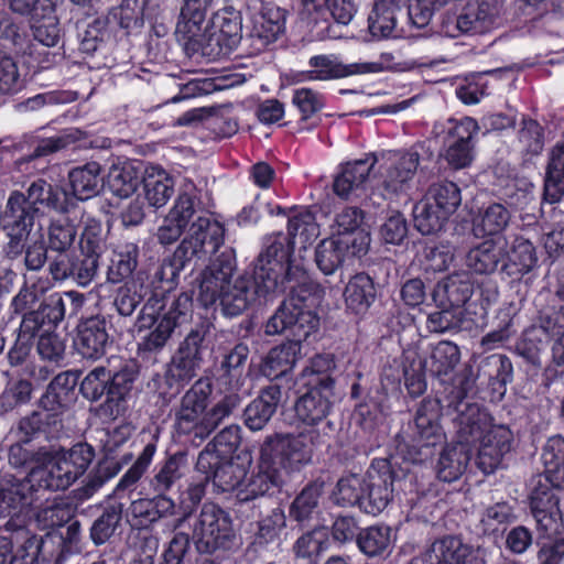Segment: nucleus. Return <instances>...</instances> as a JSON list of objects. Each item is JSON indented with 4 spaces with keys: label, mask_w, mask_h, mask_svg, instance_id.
Returning <instances> with one entry per match:
<instances>
[{
    "label": "nucleus",
    "mask_w": 564,
    "mask_h": 564,
    "mask_svg": "<svg viewBox=\"0 0 564 564\" xmlns=\"http://www.w3.org/2000/svg\"><path fill=\"white\" fill-rule=\"evenodd\" d=\"M77 230L67 218L52 220L47 230V247L53 252L70 251Z\"/></svg>",
    "instance_id": "52"
},
{
    "label": "nucleus",
    "mask_w": 564,
    "mask_h": 564,
    "mask_svg": "<svg viewBox=\"0 0 564 564\" xmlns=\"http://www.w3.org/2000/svg\"><path fill=\"white\" fill-rule=\"evenodd\" d=\"M281 390L278 386H270L254 399L245 410L246 423H268L276 411Z\"/></svg>",
    "instance_id": "46"
},
{
    "label": "nucleus",
    "mask_w": 564,
    "mask_h": 564,
    "mask_svg": "<svg viewBox=\"0 0 564 564\" xmlns=\"http://www.w3.org/2000/svg\"><path fill=\"white\" fill-rule=\"evenodd\" d=\"M499 13L496 0L469 1L456 18V28L473 34L486 33L498 25Z\"/></svg>",
    "instance_id": "25"
},
{
    "label": "nucleus",
    "mask_w": 564,
    "mask_h": 564,
    "mask_svg": "<svg viewBox=\"0 0 564 564\" xmlns=\"http://www.w3.org/2000/svg\"><path fill=\"white\" fill-rule=\"evenodd\" d=\"M72 517V510L64 502L52 501L39 509L35 513V522L42 530L61 527Z\"/></svg>",
    "instance_id": "57"
},
{
    "label": "nucleus",
    "mask_w": 564,
    "mask_h": 564,
    "mask_svg": "<svg viewBox=\"0 0 564 564\" xmlns=\"http://www.w3.org/2000/svg\"><path fill=\"white\" fill-rule=\"evenodd\" d=\"M377 160L373 156L348 162L334 180L333 188L341 198H349L362 187Z\"/></svg>",
    "instance_id": "30"
},
{
    "label": "nucleus",
    "mask_w": 564,
    "mask_h": 564,
    "mask_svg": "<svg viewBox=\"0 0 564 564\" xmlns=\"http://www.w3.org/2000/svg\"><path fill=\"white\" fill-rule=\"evenodd\" d=\"M536 264L538 256L533 243L523 237H517L509 247L506 245L500 270L510 278H519L532 271Z\"/></svg>",
    "instance_id": "27"
},
{
    "label": "nucleus",
    "mask_w": 564,
    "mask_h": 564,
    "mask_svg": "<svg viewBox=\"0 0 564 564\" xmlns=\"http://www.w3.org/2000/svg\"><path fill=\"white\" fill-rule=\"evenodd\" d=\"M318 326L319 319L306 304V300L292 294L267 321L264 333L274 336L289 329L294 337L293 340H305Z\"/></svg>",
    "instance_id": "7"
},
{
    "label": "nucleus",
    "mask_w": 564,
    "mask_h": 564,
    "mask_svg": "<svg viewBox=\"0 0 564 564\" xmlns=\"http://www.w3.org/2000/svg\"><path fill=\"white\" fill-rule=\"evenodd\" d=\"M470 457L468 438L446 446L441 453L436 466L438 478L447 482L458 479L465 473Z\"/></svg>",
    "instance_id": "31"
},
{
    "label": "nucleus",
    "mask_w": 564,
    "mask_h": 564,
    "mask_svg": "<svg viewBox=\"0 0 564 564\" xmlns=\"http://www.w3.org/2000/svg\"><path fill=\"white\" fill-rule=\"evenodd\" d=\"M564 194V143L555 145L550 153L544 182V198L556 203Z\"/></svg>",
    "instance_id": "42"
},
{
    "label": "nucleus",
    "mask_w": 564,
    "mask_h": 564,
    "mask_svg": "<svg viewBox=\"0 0 564 564\" xmlns=\"http://www.w3.org/2000/svg\"><path fill=\"white\" fill-rule=\"evenodd\" d=\"M510 221L509 210L501 204L495 203L482 208L473 220L476 236H491L502 232Z\"/></svg>",
    "instance_id": "43"
},
{
    "label": "nucleus",
    "mask_w": 564,
    "mask_h": 564,
    "mask_svg": "<svg viewBox=\"0 0 564 564\" xmlns=\"http://www.w3.org/2000/svg\"><path fill=\"white\" fill-rule=\"evenodd\" d=\"M32 484L26 477L21 480L13 476H3L0 478V517L11 513L12 510L31 506L34 501Z\"/></svg>",
    "instance_id": "28"
},
{
    "label": "nucleus",
    "mask_w": 564,
    "mask_h": 564,
    "mask_svg": "<svg viewBox=\"0 0 564 564\" xmlns=\"http://www.w3.org/2000/svg\"><path fill=\"white\" fill-rule=\"evenodd\" d=\"M364 253H354L345 240L332 236L324 239L316 248L315 261L319 270L328 275L334 273L343 263Z\"/></svg>",
    "instance_id": "34"
},
{
    "label": "nucleus",
    "mask_w": 564,
    "mask_h": 564,
    "mask_svg": "<svg viewBox=\"0 0 564 564\" xmlns=\"http://www.w3.org/2000/svg\"><path fill=\"white\" fill-rule=\"evenodd\" d=\"M460 354L457 345L451 341H441L432 350L424 367L434 377L449 373L459 362Z\"/></svg>",
    "instance_id": "44"
},
{
    "label": "nucleus",
    "mask_w": 564,
    "mask_h": 564,
    "mask_svg": "<svg viewBox=\"0 0 564 564\" xmlns=\"http://www.w3.org/2000/svg\"><path fill=\"white\" fill-rule=\"evenodd\" d=\"M454 261V248L451 245L426 247L424 250V270L427 272H442L449 268Z\"/></svg>",
    "instance_id": "62"
},
{
    "label": "nucleus",
    "mask_w": 564,
    "mask_h": 564,
    "mask_svg": "<svg viewBox=\"0 0 564 564\" xmlns=\"http://www.w3.org/2000/svg\"><path fill=\"white\" fill-rule=\"evenodd\" d=\"M322 494V486L313 484L302 490V492L293 501L290 513L297 521L307 519L317 506L318 498Z\"/></svg>",
    "instance_id": "61"
},
{
    "label": "nucleus",
    "mask_w": 564,
    "mask_h": 564,
    "mask_svg": "<svg viewBox=\"0 0 564 564\" xmlns=\"http://www.w3.org/2000/svg\"><path fill=\"white\" fill-rule=\"evenodd\" d=\"M445 130V161L456 170L467 167L474 160V139L479 131L477 121L470 117L448 119Z\"/></svg>",
    "instance_id": "12"
},
{
    "label": "nucleus",
    "mask_w": 564,
    "mask_h": 564,
    "mask_svg": "<svg viewBox=\"0 0 564 564\" xmlns=\"http://www.w3.org/2000/svg\"><path fill=\"white\" fill-rule=\"evenodd\" d=\"M301 341L290 340L272 348L261 364V373L273 380L292 370L296 361L302 357Z\"/></svg>",
    "instance_id": "29"
},
{
    "label": "nucleus",
    "mask_w": 564,
    "mask_h": 564,
    "mask_svg": "<svg viewBox=\"0 0 564 564\" xmlns=\"http://www.w3.org/2000/svg\"><path fill=\"white\" fill-rule=\"evenodd\" d=\"M410 440L401 436L398 452L412 463H422L432 455L431 446L441 444L443 435L440 425H408Z\"/></svg>",
    "instance_id": "21"
},
{
    "label": "nucleus",
    "mask_w": 564,
    "mask_h": 564,
    "mask_svg": "<svg viewBox=\"0 0 564 564\" xmlns=\"http://www.w3.org/2000/svg\"><path fill=\"white\" fill-rule=\"evenodd\" d=\"M318 382L319 387H307L308 391L295 403V413L302 423H318L329 412L334 381L332 378H323Z\"/></svg>",
    "instance_id": "24"
},
{
    "label": "nucleus",
    "mask_w": 564,
    "mask_h": 564,
    "mask_svg": "<svg viewBox=\"0 0 564 564\" xmlns=\"http://www.w3.org/2000/svg\"><path fill=\"white\" fill-rule=\"evenodd\" d=\"M107 344L108 333L104 318L95 316L79 324L75 346L84 358L98 359L105 354Z\"/></svg>",
    "instance_id": "26"
},
{
    "label": "nucleus",
    "mask_w": 564,
    "mask_h": 564,
    "mask_svg": "<svg viewBox=\"0 0 564 564\" xmlns=\"http://www.w3.org/2000/svg\"><path fill=\"white\" fill-rule=\"evenodd\" d=\"M67 406V402L46 390L32 413L34 423H56Z\"/></svg>",
    "instance_id": "56"
},
{
    "label": "nucleus",
    "mask_w": 564,
    "mask_h": 564,
    "mask_svg": "<svg viewBox=\"0 0 564 564\" xmlns=\"http://www.w3.org/2000/svg\"><path fill=\"white\" fill-rule=\"evenodd\" d=\"M364 492L365 479L357 475H349L339 479L333 499L340 506L358 505L361 508Z\"/></svg>",
    "instance_id": "54"
},
{
    "label": "nucleus",
    "mask_w": 564,
    "mask_h": 564,
    "mask_svg": "<svg viewBox=\"0 0 564 564\" xmlns=\"http://www.w3.org/2000/svg\"><path fill=\"white\" fill-rule=\"evenodd\" d=\"M425 142L415 143L406 152H388L379 162L380 188L386 198L406 194L411 188L420 165V150Z\"/></svg>",
    "instance_id": "6"
},
{
    "label": "nucleus",
    "mask_w": 564,
    "mask_h": 564,
    "mask_svg": "<svg viewBox=\"0 0 564 564\" xmlns=\"http://www.w3.org/2000/svg\"><path fill=\"white\" fill-rule=\"evenodd\" d=\"M191 308L192 299L186 293L150 297L141 310L137 327L151 332L139 343V349L148 352L161 350L173 330L187 319Z\"/></svg>",
    "instance_id": "4"
},
{
    "label": "nucleus",
    "mask_w": 564,
    "mask_h": 564,
    "mask_svg": "<svg viewBox=\"0 0 564 564\" xmlns=\"http://www.w3.org/2000/svg\"><path fill=\"white\" fill-rule=\"evenodd\" d=\"M139 248L134 243H126L115 252L111 264L108 268L107 280L110 283H119L130 276L138 264Z\"/></svg>",
    "instance_id": "49"
},
{
    "label": "nucleus",
    "mask_w": 564,
    "mask_h": 564,
    "mask_svg": "<svg viewBox=\"0 0 564 564\" xmlns=\"http://www.w3.org/2000/svg\"><path fill=\"white\" fill-rule=\"evenodd\" d=\"M131 381L127 373L112 375L105 367H96L83 379L80 392L86 399L96 401L107 391V400L101 409L116 420L122 410L121 403L130 390Z\"/></svg>",
    "instance_id": "9"
},
{
    "label": "nucleus",
    "mask_w": 564,
    "mask_h": 564,
    "mask_svg": "<svg viewBox=\"0 0 564 564\" xmlns=\"http://www.w3.org/2000/svg\"><path fill=\"white\" fill-rule=\"evenodd\" d=\"M209 393L210 386L207 382L196 381L182 398L177 420L187 423L199 421L205 413Z\"/></svg>",
    "instance_id": "41"
},
{
    "label": "nucleus",
    "mask_w": 564,
    "mask_h": 564,
    "mask_svg": "<svg viewBox=\"0 0 564 564\" xmlns=\"http://www.w3.org/2000/svg\"><path fill=\"white\" fill-rule=\"evenodd\" d=\"M550 337V328L545 326H532L528 328L517 343L516 350L525 360L533 365L540 362L541 352L544 350Z\"/></svg>",
    "instance_id": "48"
},
{
    "label": "nucleus",
    "mask_w": 564,
    "mask_h": 564,
    "mask_svg": "<svg viewBox=\"0 0 564 564\" xmlns=\"http://www.w3.org/2000/svg\"><path fill=\"white\" fill-rule=\"evenodd\" d=\"M282 235L269 238L264 251L258 258L253 280L237 276L231 251L216 256L197 279V301L205 307L219 301L226 315L242 313L257 296L283 292L291 280L290 246Z\"/></svg>",
    "instance_id": "1"
},
{
    "label": "nucleus",
    "mask_w": 564,
    "mask_h": 564,
    "mask_svg": "<svg viewBox=\"0 0 564 564\" xmlns=\"http://www.w3.org/2000/svg\"><path fill=\"white\" fill-rule=\"evenodd\" d=\"M395 11L383 8L378 10V4L375 3L373 10L368 18L369 32L373 39L381 40L393 36L397 24Z\"/></svg>",
    "instance_id": "59"
},
{
    "label": "nucleus",
    "mask_w": 564,
    "mask_h": 564,
    "mask_svg": "<svg viewBox=\"0 0 564 564\" xmlns=\"http://www.w3.org/2000/svg\"><path fill=\"white\" fill-rule=\"evenodd\" d=\"M485 550L463 543L459 538L444 536L434 541L415 564H486Z\"/></svg>",
    "instance_id": "15"
},
{
    "label": "nucleus",
    "mask_w": 564,
    "mask_h": 564,
    "mask_svg": "<svg viewBox=\"0 0 564 564\" xmlns=\"http://www.w3.org/2000/svg\"><path fill=\"white\" fill-rule=\"evenodd\" d=\"M424 197L432 200L448 217L462 203L460 191L453 182L433 184Z\"/></svg>",
    "instance_id": "51"
},
{
    "label": "nucleus",
    "mask_w": 564,
    "mask_h": 564,
    "mask_svg": "<svg viewBox=\"0 0 564 564\" xmlns=\"http://www.w3.org/2000/svg\"><path fill=\"white\" fill-rule=\"evenodd\" d=\"M192 527V538L200 553L226 549L235 538L230 516L213 503L202 507Z\"/></svg>",
    "instance_id": "8"
},
{
    "label": "nucleus",
    "mask_w": 564,
    "mask_h": 564,
    "mask_svg": "<svg viewBox=\"0 0 564 564\" xmlns=\"http://www.w3.org/2000/svg\"><path fill=\"white\" fill-rule=\"evenodd\" d=\"M376 290L371 278L366 273L354 275L344 291L347 308L356 314L365 313L373 303Z\"/></svg>",
    "instance_id": "38"
},
{
    "label": "nucleus",
    "mask_w": 564,
    "mask_h": 564,
    "mask_svg": "<svg viewBox=\"0 0 564 564\" xmlns=\"http://www.w3.org/2000/svg\"><path fill=\"white\" fill-rule=\"evenodd\" d=\"M311 459V438L304 434L297 436L278 435L269 438L261 448L257 469L245 478L239 487L238 499L249 501L267 494L283 482L284 475Z\"/></svg>",
    "instance_id": "2"
},
{
    "label": "nucleus",
    "mask_w": 564,
    "mask_h": 564,
    "mask_svg": "<svg viewBox=\"0 0 564 564\" xmlns=\"http://www.w3.org/2000/svg\"><path fill=\"white\" fill-rule=\"evenodd\" d=\"M249 355V349L243 344H238L227 354L220 365V373L216 382L223 392H238L243 384V364Z\"/></svg>",
    "instance_id": "32"
},
{
    "label": "nucleus",
    "mask_w": 564,
    "mask_h": 564,
    "mask_svg": "<svg viewBox=\"0 0 564 564\" xmlns=\"http://www.w3.org/2000/svg\"><path fill=\"white\" fill-rule=\"evenodd\" d=\"M506 243L487 240L471 248L466 256V265L478 274H491L502 264Z\"/></svg>",
    "instance_id": "35"
},
{
    "label": "nucleus",
    "mask_w": 564,
    "mask_h": 564,
    "mask_svg": "<svg viewBox=\"0 0 564 564\" xmlns=\"http://www.w3.org/2000/svg\"><path fill=\"white\" fill-rule=\"evenodd\" d=\"M285 527V516L281 509H274L259 523V531L254 538V544L259 547H267L271 544H279L280 533Z\"/></svg>",
    "instance_id": "55"
},
{
    "label": "nucleus",
    "mask_w": 564,
    "mask_h": 564,
    "mask_svg": "<svg viewBox=\"0 0 564 564\" xmlns=\"http://www.w3.org/2000/svg\"><path fill=\"white\" fill-rule=\"evenodd\" d=\"M335 368L334 357L329 354L317 355L311 359L303 370L301 380L305 387H319V380L330 378L329 372Z\"/></svg>",
    "instance_id": "60"
},
{
    "label": "nucleus",
    "mask_w": 564,
    "mask_h": 564,
    "mask_svg": "<svg viewBox=\"0 0 564 564\" xmlns=\"http://www.w3.org/2000/svg\"><path fill=\"white\" fill-rule=\"evenodd\" d=\"M518 141L522 152L531 155L540 154L544 147L542 127L535 120L523 119Z\"/></svg>",
    "instance_id": "58"
},
{
    "label": "nucleus",
    "mask_w": 564,
    "mask_h": 564,
    "mask_svg": "<svg viewBox=\"0 0 564 564\" xmlns=\"http://www.w3.org/2000/svg\"><path fill=\"white\" fill-rule=\"evenodd\" d=\"M224 240V228L210 216H198L189 226L188 236L180 245L177 252L186 261L202 259L218 251Z\"/></svg>",
    "instance_id": "14"
},
{
    "label": "nucleus",
    "mask_w": 564,
    "mask_h": 564,
    "mask_svg": "<svg viewBox=\"0 0 564 564\" xmlns=\"http://www.w3.org/2000/svg\"><path fill=\"white\" fill-rule=\"evenodd\" d=\"M101 167L89 162L74 167L68 173L72 196L77 200H87L97 196L102 187Z\"/></svg>",
    "instance_id": "33"
},
{
    "label": "nucleus",
    "mask_w": 564,
    "mask_h": 564,
    "mask_svg": "<svg viewBox=\"0 0 564 564\" xmlns=\"http://www.w3.org/2000/svg\"><path fill=\"white\" fill-rule=\"evenodd\" d=\"M36 212L37 208L28 205L23 193L14 191L10 194L6 210L1 212L2 228L9 238L4 251L10 258L22 253Z\"/></svg>",
    "instance_id": "10"
},
{
    "label": "nucleus",
    "mask_w": 564,
    "mask_h": 564,
    "mask_svg": "<svg viewBox=\"0 0 564 564\" xmlns=\"http://www.w3.org/2000/svg\"><path fill=\"white\" fill-rule=\"evenodd\" d=\"M465 434L480 440L476 463L484 474L494 473L511 448L512 433L508 425H464L460 437Z\"/></svg>",
    "instance_id": "11"
},
{
    "label": "nucleus",
    "mask_w": 564,
    "mask_h": 564,
    "mask_svg": "<svg viewBox=\"0 0 564 564\" xmlns=\"http://www.w3.org/2000/svg\"><path fill=\"white\" fill-rule=\"evenodd\" d=\"M176 35L186 50L216 58L230 53L242 37V17L234 8L217 11L210 20L202 18L194 26L176 25Z\"/></svg>",
    "instance_id": "3"
},
{
    "label": "nucleus",
    "mask_w": 564,
    "mask_h": 564,
    "mask_svg": "<svg viewBox=\"0 0 564 564\" xmlns=\"http://www.w3.org/2000/svg\"><path fill=\"white\" fill-rule=\"evenodd\" d=\"M185 457L183 455H174L170 457L153 480L154 489L164 491L182 477Z\"/></svg>",
    "instance_id": "63"
},
{
    "label": "nucleus",
    "mask_w": 564,
    "mask_h": 564,
    "mask_svg": "<svg viewBox=\"0 0 564 564\" xmlns=\"http://www.w3.org/2000/svg\"><path fill=\"white\" fill-rule=\"evenodd\" d=\"M471 296V285L459 275H453L438 282L433 291V300L438 307H454L462 310V306Z\"/></svg>",
    "instance_id": "37"
},
{
    "label": "nucleus",
    "mask_w": 564,
    "mask_h": 564,
    "mask_svg": "<svg viewBox=\"0 0 564 564\" xmlns=\"http://www.w3.org/2000/svg\"><path fill=\"white\" fill-rule=\"evenodd\" d=\"M57 454L58 462L66 465L72 473H76L77 478L85 474L95 457L93 446L86 443H78L68 451H61Z\"/></svg>",
    "instance_id": "53"
},
{
    "label": "nucleus",
    "mask_w": 564,
    "mask_h": 564,
    "mask_svg": "<svg viewBox=\"0 0 564 564\" xmlns=\"http://www.w3.org/2000/svg\"><path fill=\"white\" fill-rule=\"evenodd\" d=\"M250 20V37L259 42L257 50L276 41L285 30V12L272 2L262 3Z\"/></svg>",
    "instance_id": "23"
},
{
    "label": "nucleus",
    "mask_w": 564,
    "mask_h": 564,
    "mask_svg": "<svg viewBox=\"0 0 564 564\" xmlns=\"http://www.w3.org/2000/svg\"><path fill=\"white\" fill-rule=\"evenodd\" d=\"M364 213L358 207H345L336 213L332 225V236L343 239L354 253H366L370 237L362 229Z\"/></svg>",
    "instance_id": "20"
},
{
    "label": "nucleus",
    "mask_w": 564,
    "mask_h": 564,
    "mask_svg": "<svg viewBox=\"0 0 564 564\" xmlns=\"http://www.w3.org/2000/svg\"><path fill=\"white\" fill-rule=\"evenodd\" d=\"M203 340L204 334L200 330H192L173 356L165 379L169 386L175 388L176 391L196 377L203 361Z\"/></svg>",
    "instance_id": "13"
},
{
    "label": "nucleus",
    "mask_w": 564,
    "mask_h": 564,
    "mask_svg": "<svg viewBox=\"0 0 564 564\" xmlns=\"http://www.w3.org/2000/svg\"><path fill=\"white\" fill-rule=\"evenodd\" d=\"M36 459L41 465L32 466L29 479L33 489L65 490L78 478L76 473L67 469L66 465L58 462L57 452L51 454L46 451H39Z\"/></svg>",
    "instance_id": "17"
},
{
    "label": "nucleus",
    "mask_w": 564,
    "mask_h": 564,
    "mask_svg": "<svg viewBox=\"0 0 564 564\" xmlns=\"http://www.w3.org/2000/svg\"><path fill=\"white\" fill-rule=\"evenodd\" d=\"M139 183V171L129 162L112 164L106 180L108 189L118 198L130 197L137 191Z\"/></svg>",
    "instance_id": "39"
},
{
    "label": "nucleus",
    "mask_w": 564,
    "mask_h": 564,
    "mask_svg": "<svg viewBox=\"0 0 564 564\" xmlns=\"http://www.w3.org/2000/svg\"><path fill=\"white\" fill-rule=\"evenodd\" d=\"M394 542L395 536L388 525H372L357 535L358 547L368 556L389 554Z\"/></svg>",
    "instance_id": "40"
},
{
    "label": "nucleus",
    "mask_w": 564,
    "mask_h": 564,
    "mask_svg": "<svg viewBox=\"0 0 564 564\" xmlns=\"http://www.w3.org/2000/svg\"><path fill=\"white\" fill-rule=\"evenodd\" d=\"M311 69L306 78L311 80H330L351 75L376 74L383 69L380 62H359L343 64L333 55H317L310 58Z\"/></svg>",
    "instance_id": "19"
},
{
    "label": "nucleus",
    "mask_w": 564,
    "mask_h": 564,
    "mask_svg": "<svg viewBox=\"0 0 564 564\" xmlns=\"http://www.w3.org/2000/svg\"><path fill=\"white\" fill-rule=\"evenodd\" d=\"M36 431L35 425H18L15 429L10 431L11 435L19 438V442L10 447L9 462L12 466L22 467L33 463L34 466L41 465V462L36 459L39 451L33 453L31 449L22 445V443H29L31 436L34 435Z\"/></svg>",
    "instance_id": "50"
},
{
    "label": "nucleus",
    "mask_w": 564,
    "mask_h": 564,
    "mask_svg": "<svg viewBox=\"0 0 564 564\" xmlns=\"http://www.w3.org/2000/svg\"><path fill=\"white\" fill-rule=\"evenodd\" d=\"M393 476L387 460L372 465L365 479V492L361 509L370 514L381 512L392 497Z\"/></svg>",
    "instance_id": "18"
},
{
    "label": "nucleus",
    "mask_w": 564,
    "mask_h": 564,
    "mask_svg": "<svg viewBox=\"0 0 564 564\" xmlns=\"http://www.w3.org/2000/svg\"><path fill=\"white\" fill-rule=\"evenodd\" d=\"M41 545L42 539L25 530L0 535V564H37Z\"/></svg>",
    "instance_id": "22"
},
{
    "label": "nucleus",
    "mask_w": 564,
    "mask_h": 564,
    "mask_svg": "<svg viewBox=\"0 0 564 564\" xmlns=\"http://www.w3.org/2000/svg\"><path fill=\"white\" fill-rule=\"evenodd\" d=\"M530 509L536 522V530L543 538H552L561 532L562 514L558 498L547 481L541 479L530 495Z\"/></svg>",
    "instance_id": "16"
},
{
    "label": "nucleus",
    "mask_w": 564,
    "mask_h": 564,
    "mask_svg": "<svg viewBox=\"0 0 564 564\" xmlns=\"http://www.w3.org/2000/svg\"><path fill=\"white\" fill-rule=\"evenodd\" d=\"M144 197L154 208L166 205L174 194V182L167 172L159 166H151L143 177Z\"/></svg>",
    "instance_id": "36"
},
{
    "label": "nucleus",
    "mask_w": 564,
    "mask_h": 564,
    "mask_svg": "<svg viewBox=\"0 0 564 564\" xmlns=\"http://www.w3.org/2000/svg\"><path fill=\"white\" fill-rule=\"evenodd\" d=\"M252 463V456L247 451H240L230 457L221 455L216 444H208L200 452L196 462L197 471L205 475V480L220 491H236L243 486L247 470Z\"/></svg>",
    "instance_id": "5"
},
{
    "label": "nucleus",
    "mask_w": 564,
    "mask_h": 564,
    "mask_svg": "<svg viewBox=\"0 0 564 564\" xmlns=\"http://www.w3.org/2000/svg\"><path fill=\"white\" fill-rule=\"evenodd\" d=\"M447 218L448 216L444 212L440 210L432 200L425 197L413 207L414 226L422 235L437 232Z\"/></svg>",
    "instance_id": "47"
},
{
    "label": "nucleus",
    "mask_w": 564,
    "mask_h": 564,
    "mask_svg": "<svg viewBox=\"0 0 564 564\" xmlns=\"http://www.w3.org/2000/svg\"><path fill=\"white\" fill-rule=\"evenodd\" d=\"M288 229L291 238L290 243L293 246L300 245L304 249L319 236V227L315 217L307 209H302L290 217Z\"/></svg>",
    "instance_id": "45"
},
{
    "label": "nucleus",
    "mask_w": 564,
    "mask_h": 564,
    "mask_svg": "<svg viewBox=\"0 0 564 564\" xmlns=\"http://www.w3.org/2000/svg\"><path fill=\"white\" fill-rule=\"evenodd\" d=\"M32 383L28 380H19L7 388L0 397V408L8 412L18 405L24 404L31 400Z\"/></svg>",
    "instance_id": "64"
}]
</instances>
